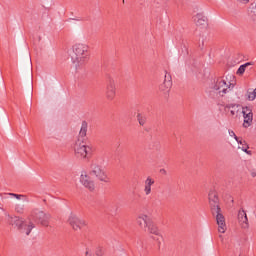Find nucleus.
Wrapping results in <instances>:
<instances>
[{
    "instance_id": "27",
    "label": "nucleus",
    "mask_w": 256,
    "mask_h": 256,
    "mask_svg": "<svg viewBox=\"0 0 256 256\" xmlns=\"http://www.w3.org/2000/svg\"><path fill=\"white\" fill-rule=\"evenodd\" d=\"M256 94L254 92L248 93V101H255Z\"/></svg>"
},
{
    "instance_id": "12",
    "label": "nucleus",
    "mask_w": 256,
    "mask_h": 256,
    "mask_svg": "<svg viewBox=\"0 0 256 256\" xmlns=\"http://www.w3.org/2000/svg\"><path fill=\"white\" fill-rule=\"evenodd\" d=\"M242 114L244 117V123L243 127H251V123H253V110H251L249 107H243L242 108Z\"/></svg>"
},
{
    "instance_id": "9",
    "label": "nucleus",
    "mask_w": 256,
    "mask_h": 256,
    "mask_svg": "<svg viewBox=\"0 0 256 256\" xmlns=\"http://www.w3.org/2000/svg\"><path fill=\"white\" fill-rule=\"evenodd\" d=\"M80 183L88 189V191H95V182L91 180V177L87 175V172H82L80 175Z\"/></svg>"
},
{
    "instance_id": "32",
    "label": "nucleus",
    "mask_w": 256,
    "mask_h": 256,
    "mask_svg": "<svg viewBox=\"0 0 256 256\" xmlns=\"http://www.w3.org/2000/svg\"><path fill=\"white\" fill-rule=\"evenodd\" d=\"M163 1H166V2H168L169 0H163Z\"/></svg>"
},
{
    "instance_id": "28",
    "label": "nucleus",
    "mask_w": 256,
    "mask_h": 256,
    "mask_svg": "<svg viewBox=\"0 0 256 256\" xmlns=\"http://www.w3.org/2000/svg\"><path fill=\"white\" fill-rule=\"evenodd\" d=\"M250 175L251 177H256V170H251Z\"/></svg>"
},
{
    "instance_id": "21",
    "label": "nucleus",
    "mask_w": 256,
    "mask_h": 256,
    "mask_svg": "<svg viewBox=\"0 0 256 256\" xmlns=\"http://www.w3.org/2000/svg\"><path fill=\"white\" fill-rule=\"evenodd\" d=\"M253 65V62H247L245 64H242L238 70H237V75H243L247 69V67Z\"/></svg>"
},
{
    "instance_id": "11",
    "label": "nucleus",
    "mask_w": 256,
    "mask_h": 256,
    "mask_svg": "<svg viewBox=\"0 0 256 256\" xmlns=\"http://www.w3.org/2000/svg\"><path fill=\"white\" fill-rule=\"evenodd\" d=\"M171 87H173V82H171V75L166 74L164 76V81L160 84L159 89L165 97L169 96V91H171Z\"/></svg>"
},
{
    "instance_id": "26",
    "label": "nucleus",
    "mask_w": 256,
    "mask_h": 256,
    "mask_svg": "<svg viewBox=\"0 0 256 256\" xmlns=\"http://www.w3.org/2000/svg\"><path fill=\"white\" fill-rule=\"evenodd\" d=\"M240 145H242V147H239V148L242 149L244 153H247V149H249V146L245 143V141H242Z\"/></svg>"
},
{
    "instance_id": "20",
    "label": "nucleus",
    "mask_w": 256,
    "mask_h": 256,
    "mask_svg": "<svg viewBox=\"0 0 256 256\" xmlns=\"http://www.w3.org/2000/svg\"><path fill=\"white\" fill-rule=\"evenodd\" d=\"M239 109V105L237 104H228L224 107V111H230V114L233 116L237 115V111Z\"/></svg>"
},
{
    "instance_id": "8",
    "label": "nucleus",
    "mask_w": 256,
    "mask_h": 256,
    "mask_svg": "<svg viewBox=\"0 0 256 256\" xmlns=\"http://www.w3.org/2000/svg\"><path fill=\"white\" fill-rule=\"evenodd\" d=\"M210 209L212 213H219L221 211V207L219 206V196H217V192L211 191L208 194Z\"/></svg>"
},
{
    "instance_id": "25",
    "label": "nucleus",
    "mask_w": 256,
    "mask_h": 256,
    "mask_svg": "<svg viewBox=\"0 0 256 256\" xmlns=\"http://www.w3.org/2000/svg\"><path fill=\"white\" fill-rule=\"evenodd\" d=\"M229 135L230 137H234L235 141H237V143L242 144L243 140H239V137H237V135L235 134V132L233 130H229Z\"/></svg>"
},
{
    "instance_id": "18",
    "label": "nucleus",
    "mask_w": 256,
    "mask_h": 256,
    "mask_svg": "<svg viewBox=\"0 0 256 256\" xmlns=\"http://www.w3.org/2000/svg\"><path fill=\"white\" fill-rule=\"evenodd\" d=\"M89 125L87 124V121H83L81 124V128L79 131V135H78V139H80V141H83V139H85V137H87V129H88Z\"/></svg>"
},
{
    "instance_id": "29",
    "label": "nucleus",
    "mask_w": 256,
    "mask_h": 256,
    "mask_svg": "<svg viewBox=\"0 0 256 256\" xmlns=\"http://www.w3.org/2000/svg\"><path fill=\"white\" fill-rule=\"evenodd\" d=\"M160 173H162V175H167V170L161 169V170H160Z\"/></svg>"
},
{
    "instance_id": "22",
    "label": "nucleus",
    "mask_w": 256,
    "mask_h": 256,
    "mask_svg": "<svg viewBox=\"0 0 256 256\" xmlns=\"http://www.w3.org/2000/svg\"><path fill=\"white\" fill-rule=\"evenodd\" d=\"M11 197H15V199L24 201V203H29V198L26 195L23 194H15V193H10L9 194Z\"/></svg>"
},
{
    "instance_id": "19",
    "label": "nucleus",
    "mask_w": 256,
    "mask_h": 256,
    "mask_svg": "<svg viewBox=\"0 0 256 256\" xmlns=\"http://www.w3.org/2000/svg\"><path fill=\"white\" fill-rule=\"evenodd\" d=\"M147 232L151 233L152 235H160L159 228L155 223H153V220L149 223V225L146 226Z\"/></svg>"
},
{
    "instance_id": "10",
    "label": "nucleus",
    "mask_w": 256,
    "mask_h": 256,
    "mask_svg": "<svg viewBox=\"0 0 256 256\" xmlns=\"http://www.w3.org/2000/svg\"><path fill=\"white\" fill-rule=\"evenodd\" d=\"M68 223L74 231H81V227H85V222L75 214L69 216Z\"/></svg>"
},
{
    "instance_id": "13",
    "label": "nucleus",
    "mask_w": 256,
    "mask_h": 256,
    "mask_svg": "<svg viewBox=\"0 0 256 256\" xmlns=\"http://www.w3.org/2000/svg\"><path fill=\"white\" fill-rule=\"evenodd\" d=\"M212 215H216V223L218 225V231L225 233L227 231V224L225 223V216L221 214V211L212 212Z\"/></svg>"
},
{
    "instance_id": "23",
    "label": "nucleus",
    "mask_w": 256,
    "mask_h": 256,
    "mask_svg": "<svg viewBox=\"0 0 256 256\" xmlns=\"http://www.w3.org/2000/svg\"><path fill=\"white\" fill-rule=\"evenodd\" d=\"M137 120H138L139 125H141V126H143V125H145V123H147V117H145V115H142V114L137 115Z\"/></svg>"
},
{
    "instance_id": "31",
    "label": "nucleus",
    "mask_w": 256,
    "mask_h": 256,
    "mask_svg": "<svg viewBox=\"0 0 256 256\" xmlns=\"http://www.w3.org/2000/svg\"><path fill=\"white\" fill-rule=\"evenodd\" d=\"M230 77V79H233L234 78V76L233 75H231V76H229Z\"/></svg>"
},
{
    "instance_id": "24",
    "label": "nucleus",
    "mask_w": 256,
    "mask_h": 256,
    "mask_svg": "<svg viewBox=\"0 0 256 256\" xmlns=\"http://www.w3.org/2000/svg\"><path fill=\"white\" fill-rule=\"evenodd\" d=\"M15 211H16V213H19L20 215H22V213H25V205L17 204L15 206Z\"/></svg>"
},
{
    "instance_id": "3",
    "label": "nucleus",
    "mask_w": 256,
    "mask_h": 256,
    "mask_svg": "<svg viewBox=\"0 0 256 256\" xmlns=\"http://www.w3.org/2000/svg\"><path fill=\"white\" fill-rule=\"evenodd\" d=\"M235 84L231 83L229 77L218 78L212 88L213 93H217L220 97H225L227 93L233 91Z\"/></svg>"
},
{
    "instance_id": "16",
    "label": "nucleus",
    "mask_w": 256,
    "mask_h": 256,
    "mask_svg": "<svg viewBox=\"0 0 256 256\" xmlns=\"http://www.w3.org/2000/svg\"><path fill=\"white\" fill-rule=\"evenodd\" d=\"M193 21L197 27H205L207 25V17L201 13L196 14L193 17Z\"/></svg>"
},
{
    "instance_id": "7",
    "label": "nucleus",
    "mask_w": 256,
    "mask_h": 256,
    "mask_svg": "<svg viewBox=\"0 0 256 256\" xmlns=\"http://www.w3.org/2000/svg\"><path fill=\"white\" fill-rule=\"evenodd\" d=\"M105 96L108 101H113L117 97V82L112 77L107 79Z\"/></svg>"
},
{
    "instance_id": "1",
    "label": "nucleus",
    "mask_w": 256,
    "mask_h": 256,
    "mask_svg": "<svg viewBox=\"0 0 256 256\" xmlns=\"http://www.w3.org/2000/svg\"><path fill=\"white\" fill-rule=\"evenodd\" d=\"M71 56L73 67L76 71H81L89 63V45L83 43L74 44Z\"/></svg>"
},
{
    "instance_id": "6",
    "label": "nucleus",
    "mask_w": 256,
    "mask_h": 256,
    "mask_svg": "<svg viewBox=\"0 0 256 256\" xmlns=\"http://www.w3.org/2000/svg\"><path fill=\"white\" fill-rule=\"evenodd\" d=\"M31 219H33V221H36L37 223H40V225L47 227L49 225V219H51V215L39 209H34L31 212V215L28 218V221H31Z\"/></svg>"
},
{
    "instance_id": "15",
    "label": "nucleus",
    "mask_w": 256,
    "mask_h": 256,
    "mask_svg": "<svg viewBox=\"0 0 256 256\" xmlns=\"http://www.w3.org/2000/svg\"><path fill=\"white\" fill-rule=\"evenodd\" d=\"M151 217L147 216V214H140L137 218V223L141 227V229H145L147 231V226L151 223Z\"/></svg>"
},
{
    "instance_id": "14",
    "label": "nucleus",
    "mask_w": 256,
    "mask_h": 256,
    "mask_svg": "<svg viewBox=\"0 0 256 256\" xmlns=\"http://www.w3.org/2000/svg\"><path fill=\"white\" fill-rule=\"evenodd\" d=\"M238 221L242 229H249V219L247 218V213L245 212V210H239Z\"/></svg>"
},
{
    "instance_id": "30",
    "label": "nucleus",
    "mask_w": 256,
    "mask_h": 256,
    "mask_svg": "<svg viewBox=\"0 0 256 256\" xmlns=\"http://www.w3.org/2000/svg\"><path fill=\"white\" fill-rule=\"evenodd\" d=\"M85 255L86 256H91V253L89 252V250H86Z\"/></svg>"
},
{
    "instance_id": "2",
    "label": "nucleus",
    "mask_w": 256,
    "mask_h": 256,
    "mask_svg": "<svg viewBox=\"0 0 256 256\" xmlns=\"http://www.w3.org/2000/svg\"><path fill=\"white\" fill-rule=\"evenodd\" d=\"M74 155L81 161H87L93 155V145L83 143V140L78 139L74 144Z\"/></svg>"
},
{
    "instance_id": "4",
    "label": "nucleus",
    "mask_w": 256,
    "mask_h": 256,
    "mask_svg": "<svg viewBox=\"0 0 256 256\" xmlns=\"http://www.w3.org/2000/svg\"><path fill=\"white\" fill-rule=\"evenodd\" d=\"M10 225H14L21 231V233H25V235H31V231L35 229V224L31 221H24L23 218H19L18 216L9 217Z\"/></svg>"
},
{
    "instance_id": "17",
    "label": "nucleus",
    "mask_w": 256,
    "mask_h": 256,
    "mask_svg": "<svg viewBox=\"0 0 256 256\" xmlns=\"http://www.w3.org/2000/svg\"><path fill=\"white\" fill-rule=\"evenodd\" d=\"M155 185V179L151 178V176H148L144 182V193L146 196H149L151 193V187Z\"/></svg>"
},
{
    "instance_id": "5",
    "label": "nucleus",
    "mask_w": 256,
    "mask_h": 256,
    "mask_svg": "<svg viewBox=\"0 0 256 256\" xmlns=\"http://www.w3.org/2000/svg\"><path fill=\"white\" fill-rule=\"evenodd\" d=\"M91 175H94V177H96V179L102 183H109L111 181L107 175V171H105V168L97 164V162H93L91 164Z\"/></svg>"
}]
</instances>
